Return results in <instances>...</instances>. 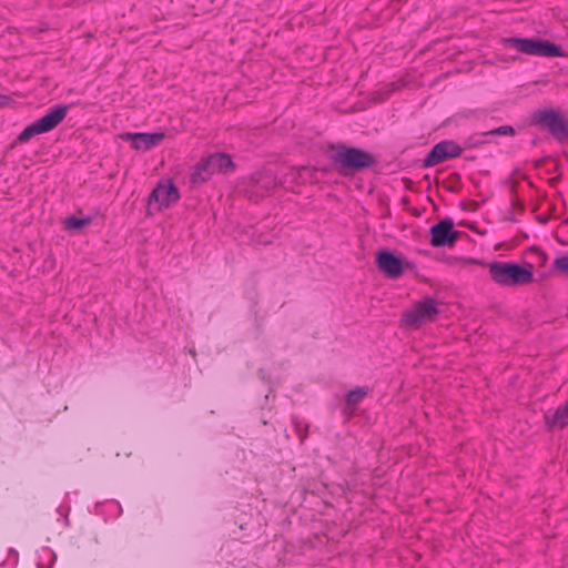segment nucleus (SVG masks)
<instances>
[{
    "instance_id": "1",
    "label": "nucleus",
    "mask_w": 568,
    "mask_h": 568,
    "mask_svg": "<svg viewBox=\"0 0 568 568\" xmlns=\"http://www.w3.org/2000/svg\"><path fill=\"white\" fill-rule=\"evenodd\" d=\"M490 280L497 285L514 287L527 285L534 280L532 265L495 261L486 264Z\"/></svg>"
},
{
    "instance_id": "13",
    "label": "nucleus",
    "mask_w": 568,
    "mask_h": 568,
    "mask_svg": "<svg viewBox=\"0 0 568 568\" xmlns=\"http://www.w3.org/2000/svg\"><path fill=\"white\" fill-rule=\"evenodd\" d=\"M545 422L548 428H562L568 425V400L559 406L552 414L545 415Z\"/></svg>"
},
{
    "instance_id": "15",
    "label": "nucleus",
    "mask_w": 568,
    "mask_h": 568,
    "mask_svg": "<svg viewBox=\"0 0 568 568\" xmlns=\"http://www.w3.org/2000/svg\"><path fill=\"white\" fill-rule=\"evenodd\" d=\"M367 395L366 387H356L346 394V403L348 406L356 405Z\"/></svg>"
},
{
    "instance_id": "7",
    "label": "nucleus",
    "mask_w": 568,
    "mask_h": 568,
    "mask_svg": "<svg viewBox=\"0 0 568 568\" xmlns=\"http://www.w3.org/2000/svg\"><path fill=\"white\" fill-rule=\"evenodd\" d=\"M376 265L387 277L398 278L404 274L406 267L413 266V263L402 261V258L387 250H381L376 255Z\"/></svg>"
},
{
    "instance_id": "17",
    "label": "nucleus",
    "mask_w": 568,
    "mask_h": 568,
    "mask_svg": "<svg viewBox=\"0 0 568 568\" xmlns=\"http://www.w3.org/2000/svg\"><path fill=\"white\" fill-rule=\"evenodd\" d=\"M490 133L498 134V135H514L515 130L510 125H503V126L491 130Z\"/></svg>"
},
{
    "instance_id": "6",
    "label": "nucleus",
    "mask_w": 568,
    "mask_h": 568,
    "mask_svg": "<svg viewBox=\"0 0 568 568\" xmlns=\"http://www.w3.org/2000/svg\"><path fill=\"white\" fill-rule=\"evenodd\" d=\"M335 161L343 170L359 171L374 164V158L357 148H342L337 151Z\"/></svg>"
},
{
    "instance_id": "9",
    "label": "nucleus",
    "mask_w": 568,
    "mask_h": 568,
    "mask_svg": "<svg viewBox=\"0 0 568 568\" xmlns=\"http://www.w3.org/2000/svg\"><path fill=\"white\" fill-rule=\"evenodd\" d=\"M119 138L132 142V148L136 151H148L158 146L164 140L165 134L163 132H125Z\"/></svg>"
},
{
    "instance_id": "10",
    "label": "nucleus",
    "mask_w": 568,
    "mask_h": 568,
    "mask_svg": "<svg viewBox=\"0 0 568 568\" xmlns=\"http://www.w3.org/2000/svg\"><path fill=\"white\" fill-rule=\"evenodd\" d=\"M430 236L434 247L450 246L457 241L458 232L450 220H443L430 227Z\"/></svg>"
},
{
    "instance_id": "14",
    "label": "nucleus",
    "mask_w": 568,
    "mask_h": 568,
    "mask_svg": "<svg viewBox=\"0 0 568 568\" xmlns=\"http://www.w3.org/2000/svg\"><path fill=\"white\" fill-rule=\"evenodd\" d=\"M91 223V217L79 219L75 216H68L63 221L65 230H81Z\"/></svg>"
},
{
    "instance_id": "5",
    "label": "nucleus",
    "mask_w": 568,
    "mask_h": 568,
    "mask_svg": "<svg viewBox=\"0 0 568 568\" xmlns=\"http://www.w3.org/2000/svg\"><path fill=\"white\" fill-rule=\"evenodd\" d=\"M180 200V192L171 179H161L148 200V210L161 212Z\"/></svg>"
},
{
    "instance_id": "12",
    "label": "nucleus",
    "mask_w": 568,
    "mask_h": 568,
    "mask_svg": "<svg viewBox=\"0 0 568 568\" xmlns=\"http://www.w3.org/2000/svg\"><path fill=\"white\" fill-rule=\"evenodd\" d=\"M438 313L437 302L433 298H425L417 302L404 320H428Z\"/></svg>"
},
{
    "instance_id": "3",
    "label": "nucleus",
    "mask_w": 568,
    "mask_h": 568,
    "mask_svg": "<svg viewBox=\"0 0 568 568\" xmlns=\"http://www.w3.org/2000/svg\"><path fill=\"white\" fill-rule=\"evenodd\" d=\"M69 108L65 104L52 106L47 114L26 126L18 135V141L24 143L36 135L53 130L65 119Z\"/></svg>"
},
{
    "instance_id": "4",
    "label": "nucleus",
    "mask_w": 568,
    "mask_h": 568,
    "mask_svg": "<svg viewBox=\"0 0 568 568\" xmlns=\"http://www.w3.org/2000/svg\"><path fill=\"white\" fill-rule=\"evenodd\" d=\"M506 44L513 45L517 51L538 57H564L565 53L561 49L546 40L528 39V38H508L505 39Z\"/></svg>"
},
{
    "instance_id": "2",
    "label": "nucleus",
    "mask_w": 568,
    "mask_h": 568,
    "mask_svg": "<svg viewBox=\"0 0 568 568\" xmlns=\"http://www.w3.org/2000/svg\"><path fill=\"white\" fill-rule=\"evenodd\" d=\"M234 170L232 158L226 153H213L200 162L190 178L193 185L209 181L214 174L226 173Z\"/></svg>"
},
{
    "instance_id": "11",
    "label": "nucleus",
    "mask_w": 568,
    "mask_h": 568,
    "mask_svg": "<svg viewBox=\"0 0 568 568\" xmlns=\"http://www.w3.org/2000/svg\"><path fill=\"white\" fill-rule=\"evenodd\" d=\"M539 123L546 126L558 140L568 138V126L565 120L554 111H546L540 114Z\"/></svg>"
},
{
    "instance_id": "8",
    "label": "nucleus",
    "mask_w": 568,
    "mask_h": 568,
    "mask_svg": "<svg viewBox=\"0 0 568 568\" xmlns=\"http://www.w3.org/2000/svg\"><path fill=\"white\" fill-rule=\"evenodd\" d=\"M463 149L454 141L445 140L433 146L424 159L425 166H434L445 160L458 158Z\"/></svg>"
},
{
    "instance_id": "18",
    "label": "nucleus",
    "mask_w": 568,
    "mask_h": 568,
    "mask_svg": "<svg viewBox=\"0 0 568 568\" xmlns=\"http://www.w3.org/2000/svg\"><path fill=\"white\" fill-rule=\"evenodd\" d=\"M406 323H407V324H409L410 326H413V327H415V328H416V327H417V324H418L419 322L412 321V322H406Z\"/></svg>"
},
{
    "instance_id": "16",
    "label": "nucleus",
    "mask_w": 568,
    "mask_h": 568,
    "mask_svg": "<svg viewBox=\"0 0 568 568\" xmlns=\"http://www.w3.org/2000/svg\"><path fill=\"white\" fill-rule=\"evenodd\" d=\"M554 267L557 271L568 274V255H561L554 260Z\"/></svg>"
}]
</instances>
